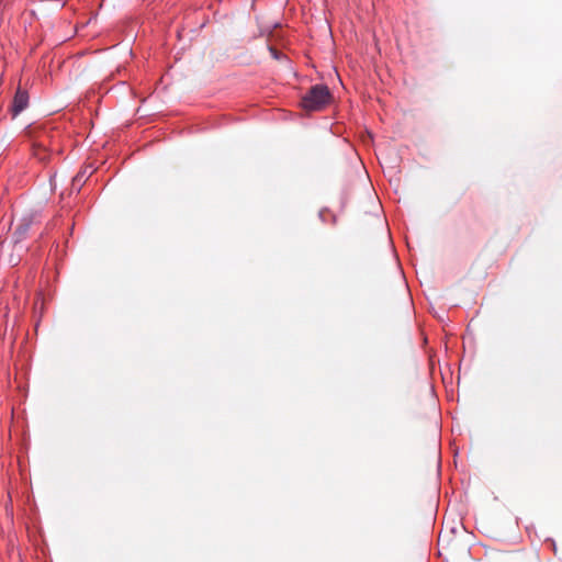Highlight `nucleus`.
I'll return each instance as SVG.
<instances>
[{
	"label": "nucleus",
	"instance_id": "2",
	"mask_svg": "<svg viewBox=\"0 0 562 562\" xmlns=\"http://www.w3.org/2000/svg\"><path fill=\"white\" fill-rule=\"evenodd\" d=\"M469 535H471L469 529H440L438 542L443 549H449L453 546L454 538L468 537Z\"/></svg>",
	"mask_w": 562,
	"mask_h": 562
},
{
	"label": "nucleus",
	"instance_id": "4",
	"mask_svg": "<svg viewBox=\"0 0 562 562\" xmlns=\"http://www.w3.org/2000/svg\"><path fill=\"white\" fill-rule=\"evenodd\" d=\"M33 156L41 162H46L50 158L53 149H48L44 142L35 143L33 145Z\"/></svg>",
	"mask_w": 562,
	"mask_h": 562
},
{
	"label": "nucleus",
	"instance_id": "1",
	"mask_svg": "<svg viewBox=\"0 0 562 562\" xmlns=\"http://www.w3.org/2000/svg\"><path fill=\"white\" fill-rule=\"evenodd\" d=\"M331 100V93L327 86L315 85L302 98L301 104L306 111H321Z\"/></svg>",
	"mask_w": 562,
	"mask_h": 562
},
{
	"label": "nucleus",
	"instance_id": "3",
	"mask_svg": "<svg viewBox=\"0 0 562 562\" xmlns=\"http://www.w3.org/2000/svg\"><path fill=\"white\" fill-rule=\"evenodd\" d=\"M29 104V94L26 91L21 90L20 88L16 90L15 95L12 101V114L13 116L19 115L23 110L26 109Z\"/></svg>",
	"mask_w": 562,
	"mask_h": 562
}]
</instances>
